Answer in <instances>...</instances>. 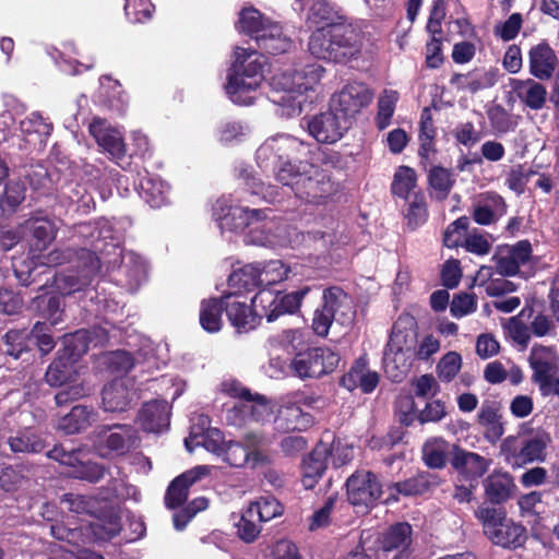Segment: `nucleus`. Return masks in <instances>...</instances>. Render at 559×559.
Wrapping results in <instances>:
<instances>
[{
	"label": "nucleus",
	"mask_w": 559,
	"mask_h": 559,
	"mask_svg": "<svg viewBox=\"0 0 559 559\" xmlns=\"http://www.w3.org/2000/svg\"><path fill=\"white\" fill-rule=\"evenodd\" d=\"M83 248L80 250H53L47 257L50 264L74 263L75 272L60 273L55 276L57 289L62 295H71L85 290L91 301L96 299L103 304L99 312L112 311V305L106 298L100 299L96 289L86 288L92 284L94 276L100 271L102 264H107L111 278L127 290L133 293L145 282L147 265L142 257L133 251H123L119 248L120 234L115 230L114 223L102 218L94 223H82L75 228Z\"/></svg>",
	"instance_id": "obj_1"
},
{
	"label": "nucleus",
	"mask_w": 559,
	"mask_h": 559,
	"mask_svg": "<svg viewBox=\"0 0 559 559\" xmlns=\"http://www.w3.org/2000/svg\"><path fill=\"white\" fill-rule=\"evenodd\" d=\"M413 319L400 318L393 325L383 353V367L386 376L400 382L411 370L415 359L428 360L440 349V342L432 335L417 341L412 328Z\"/></svg>",
	"instance_id": "obj_2"
},
{
	"label": "nucleus",
	"mask_w": 559,
	"mask_h": 559,
	"mask_svg": "<svg viewBox=\"0 0 559 559\" xmlns=\"http://www.w3.org/2000/svg\"><path fill=\"white\" fill-rule=\"evenodd\" d=\"M365 39L357 23L319 27L310 35L308 49L317 59L342 63L360 55Z\"/></svg>",
	"instance_id": "obj_3"
},
{
	"label": "nucleus",
	"mask_w": 559,
	"mask_h": 559,
	"mask_svg": "<svg viewBox=\"0 0 559 559\" xmlns=\"http://www.w3.org/2000/svg\"><path fill=\"white\" fill-rule=\"evenodd\" d=\"M234 57L225 91L234 104L249 106L254 103L257 92L264 81L266 59L257 50L242 47L235 49Z\"/></svg>",
	"instance_id": "obj_4"
},
{
	"label": "nucleus",
	"mask_w": 559,
	"mask_h": 559,
	"mask_svg": "<svg viewBox=\"0 0 559 559\" xmlns=\"http://www.w3.org/2000/svg\"><path fill=\"white\" fill-rule=\"evenodd\" d=\"M324 69L320 64H308L302 70H287L271 80V100L282 108V116L293 117L301 112L305 93L320 82Z\"/></svg>",
	"instance_id": "obj_5"
},
{
	"label": "nucleus",
	"mask_w": 559,
	"mask_h": 559,
	"mask_svg": "<svg viewBox=\"0 0 559 559\" xmlns=\"http://www.w3.org/2000/svg\"><path fill=\"white\" fill-rule=\"evenodd\" d=\"M334 234L324 231H309L300 234L296 228L282 225L267 216L261 222L255 223L246 235V241L262 247H297L306 245L313 246L316 250H326L334 245Z\"/></svg>",
	"instance_id": "obj_6"
},
{
	"label": "nucleus",
	"mask_w": 559,
	"mask_h": 559,
	"mask_svg": "<svg viewBox=\"0 0 559 559\" xmlns=\"http://www.w3.org/2000/svg\"><path fill=\"white\" fill-rule=\"evenodd\" d=\"M309 155L320 156L324 152L319 147L311 150V145L289 134L281 133L267 138L255 152V162L258 167L265 171H272L276 177V171L285 167L294 170L304 157Z\"/></svg>",
	"instance_id": "obj_7"
},
{
	"label": "nucleus",
	"mask_w": 559,
	"mask_h": 559,
	"mask_svg": "<svg viewBox=\"0 0 559 559\" xmlns=\"http://www.w3.org/2000/svg\"><path fill=\"white\" fill-rule=\"evenodd\" d=\"M238 28L250 36L260 49L269 53H284L293 47V40L283 26L253 7L243 8L240 11Z\"/></svg>",
	"instance_id": "obj_8"
},
{
	"label": "nucleus",
	"mask_w": 559,
	"mask_h": 559,
	"mask_svg": "<svg viewBox=\"0 0 559 559\" xmlns=\"http://www.w3.org/2000/svg\"><path fill=\"white\" fill-rule=\"evenodd\" d=\"M276 180L288 186L300 199L308 202H320L334 191V185L325 169H319L304 157L294 170L285 167L276 171Z\"/></svg>",
	"instance_id": "obj_9"
},
{
	"label": "nucleus",
	"mask_w": 559,
	"mask_h": 559,
	"mask_svg": "<svg viewBox=\"0 0 559 559\" xmlns=\"http://www.w3.org/2000/svg\"><path fill=\"white\" fill-rule=\"evenodd\" d=\"M225 390L241 399L227 411L226 420L236 427L263 426L274 417V406L263 395L251 392L237 382L226 383Z\"/></svg>",
	"instance_id": "obj_10"
},
{
	"label": "nucleus",
	"mask_w": 559,
	"mask_h": 559,
	"mask_svg": "<svg viewBox=\"0 0 559 559\" xmlns=\"http://www.w3.org/2000/svg\"><path fill=\"white\" fill-rule=\"evenodd\" d=\"M484 534L495 545L503 548H518L524 545L527 535L523 525L507 518L503 509L481 506L475 511Z\"/></svg>",
	"instance_id": "obj_11"
},
{
	"label": "nucleus",
	"mask_w": 559,
	"mask_h": 559,
	"mask_svg": "<svg viewBox=\"0 0 559 559\" xmlns=\"http://www.w3.org/2000/svg\"><path fill=\"white\" fill-rule=\"evenodd\" d=\"M323 306L314 312L312 329L316 334L325 336L333 322L348 326L356 316L353 298L342 288L333 286L323 292Z\"/></svg>",
	"instance_id": "obj_12"
},
{
	"label": "nucleus",
	"mask_w": 559,
	"mask_h": 559,
	"mask_svg": "<svg viewBox=\"0 0 559 559\" xmlns=\"http://www.w3.org/2000/svg\"><path fill=\"white\" fill-rule=\"evenodd\" d=\"M550 442L549 433L537 429L528 436L507 437L500 445V453L512 467H522L534 462H544Z\"/></svg>",
	"instance_id": "obj_13"
},
{
	"label": "nucleus",
	"mask_w": 559,
	"mask_h": 559,
	"mask_svg": "<svg viewBox=\"0 0 559 559\" xmlns=\"http://www.w3.org/2000/svg\"><path fill=\"white\" fill-rule=\"evenodd\" d=\"M76 374L75 364L68 360V358L61 354L58 359L48 367L45 374L47 383L51 386H63L55 397L58 405L79 400L91 393L90 386L76 381Z\"/></svg>",
	"instance_id": "obj_14"
},
{
	"label": "nucleus",
	"mask_w": 559,
	"mask_h": 559,
	"mask_svg": "<svg viewBox=\"0 0 559 559\" xmlns=\"http://www.w3.org/2000/svg\"><path fill=\"white\" fill-rule=\"evenodd\" d=\"M340 355L329 347H313L295 356L292 368L301 379L319 378L332 372L338 365Z\"/></svg>",
	"instance_id": "obj_15"
},
{
	"label": "nucleus",
	"mask_w": 559,
	"mask_h": 559,
	"mask_svg": "<svg viewBox=\"0 0 559 559\" xmlns=\"http://www.w3.org/2000/svg\"><path fill=\"white\" fill-rule=\"evenodd\" d=\"M213 216L222 230L241 231L266 217V210L233 205L228 199H218L213 205Z\"/></svg>",
	"instance_id": "obj_16"
},
{
	"label": "nucleus",
	"mask_w": 559,
	"mask_h": 559,
	"mask_svg": "<svg viewBox=\"0 0 559 559\" xmlns=\"http://www.w3.org/2000/svg\"><path fill=\"white\" fill-rule=\"evenodd\" d=\"M383 489L376 474L357 471L346 480V495L350 504L368 510L382 497Z\"/></svg>",
	"instance_id": "obj_17"
},
{
	"label": "nucleus",
	"mask_w": 559,
	"mask_h": 559,
	"mask_svg": "<svg viewBox=\"0 0 559 559\" xmlns=\"http://www.w3.org/2000/svg\"><path fill=\"white\" fill-rule=\"evenodd\" d=\"M294 10L300 13L309 27H332L349 23L343 11L328 0H297Z\"/></svg>",
	"instance_id": "obj_18"
},
{
	"label": "nucleus",
	"mask_w": 559,
	"mask_h": 559,
	"mask_svg": "<svg viewBox=\"0 0 559 559\" xmlns=\"http://www.w3.org/2000/svg\"><path fill=\"white\" fill-rule=\"evenodd\" d=\"M372 98L373 93L366 84L350 82L332 96L331 106L352 122V119L367 107Z\"/></svg>",
	"instance_id": "obj_19"
},
{
	"label": "nucleus",
	"mask_w": 559,
	"mask_h": 559,
	"mask_svg": "<svg viewBox=\"0 0 559 559\" xmlns=\"http://www.w3.org/2000/svg\"><path fill=\"white\" fill-rule=\"evenodd\" d=\"M307 127L310 135L318 142L333 144L343 138L350 122L331 106L330 110L311 117Z\"/></svg>",
	"instance_id": "obj_20"
},
{
	"label": "nucleus",
	"mask_w": 559,
	"mask_h": 559,
	"mask_svg": "<svg viewBox=\"0 0 559 559\" xmlns=\"http://www.w3.org/2000/svg\"><path fill=\"white\" fill-rule=\"evenodd\" d=\"M88 132L98 146L119 166L126 157V144L121 131L106 119L94 117L88 124Z\"/></svg>",
	"instance_id": "obj_21"
},
{
	"label": "nucleus",
	"mask_w": 559,
	"mask_h": 559,
	"mask_svg": "<svg viewBox=\"0 0 559 559\" xmlns=\"http://www.w3.org/2000/svg\"><path fill=\"white\" fill-rule=\"evenodd\" d=\"M106 325H110V328L98 326L92 331L80 330L73 334L66 335L62 341L63 349L61 355L75 364L78 358L84 355L91 345L94 347L104 345L109 340L112 331L111 323L106 321Z\"/></svg>",
	"instance_id": "obj_22"
},
{
	"label": "nucleus",
	"mask_w": 559,
	"mask_h": 559,
	"mask_svg": "<svg viewBox=\"0 0 559 559\" xmlns=\"http://www.w3.org/2000/svg\"><path fill=\"white\" fill-rule=\"evenodd\" d=\"M47 455L60 464L73 467L72 476L76 478L96 483L104 476L103 466L84 461L85 452L83 449L66 450L63 447L57 445Z\"/></svg>",
	"instance_id": "obj_23"
},
{
	"label": "nucleus",
	"mask_w": 559,
	"mask_h": 559,
	"mask_svg": "<svg viewBox=\"0 0 559 559\" xmlns=\"http://www.w3.org/2000/svg\"><path fill=\"white\" fill-rule=\"evenodd\" d=\"M534 265L532 245L527 240L508 246L497 255V270L501 275L526 274L527 271L533 270Z\"/></svg>",
	"instance_id": "obj_24"
},
{
	"label": "nucleus",
	"mask_w": 559,
	"mask_h": 559,
	"mask_svg": "<svg viewBox=\"0 0 559 559\" xmlns=\"http://www.w3.org/2000/svg\"><path fill=\"white\" fill-rule=\"evenodd\" d=\"M528 362L533 371L532 380L536 384L547 383L549 377L559 373V350L556 346L535 344L531 348Z\"/></svg>",
	"instance_id": "obj_25"
},
{
	"label": "nucleus",
	"mask_w": 559,
	"mask_h": 559,
	"mask_svg": "<svg viewBox=\"0 0 559 559\" xmlns=\"http://www.w3.org/2000/svg\"><path fill=\"white\" fill-rule=\"evenodd\" d=\"M135 399L136 393L129 379H115L102 391V407L107 413H122L131 407Z\"/></svg>",
	"instance_id": "obj_26"
},
{
	"label": "nucleus",
	"mask_w": 559,
	"mask_h": 559,
	"mask_svg": "<svg viewBox=\"0 0 559 559\" xmlns=\"http://www.w3.org/2000/svg\"><path fill=\"white\" fill-rule=\"evenodd\" d=\"M214 469V466L198 465L176 477L168 486L165 497L166 506L170 509L181 506L188 498L189 488L210 476Z\"/></svg>",
	"instance_id": "obj_27"
},
{
	"label": "nucleus",
	"mask_w": 559,
	"mask_h": 559,
	"mask_svg": "<svg viewBox=\"0 0 559 559\" xmlns=\"http://www.w3.org/2000/svg\"><path fill=\"white\" fill-rule=\"evenodd\" d=\"M451 465L462 480L477 483L487 472L489 461L477 453L455 447L452 452Z\"/></svg>",
	"instance_id": "obj_28"
},
{
	"label": "nucleus",
	"mask_w": 559,
	"mask_h": 559,
	"mask_svg": "<svg viewBox=\"0 0 559 559\" xmlns=\"http://www.w3.org/2000/svg\"><path fill=\"white\" fill-rule=\"evenodd\" d=\"M559 64L556 51L545 41L531 47L528 51V70L538 81L550 80Z\"/></svg>",
	"instance_id": "obj_29"
},
{
	"label": "nucleus",
	"mask_w": 559,
	"mask_h": 559,
	"mask_svg": "<svg viewBox=\"0 0 559 559\" xmlns=\"http://www.w3.org/2000/svg\"><path fill=\"white\" fill-rule=\"evenodd\" d=\"M170 405L164 400L146 402L140 408L136 421L144 431L159 433L169 426Z\"/></svg>",
	"instance_id": "obj_30"
},
{
	"label": "nucleus",
	"mask_w": 559,
	"mask_h": 559,
	"mask_svg": "<svg viewBox=\"0 0 559 559\" xmlns=\"http://www.w3.org/2000/svg\"><path fill=\"white\" fill-rule=\"evenodd\" d=\"M223 297L226 316L237 332H248L258 325L252 307L241 300L242 296L227 293Z\"/></svg>",
	"instance_id": "obj_31"
},
{
	"label": "nucleus",
	"mask_w": 559,
	"mask_h": 559,
	"mask_svg": "<svg viewBox=\"0 0 559 559\" xmlns=\"http://www.w3.org/2000/svg\"><path fill=\"white\" fill-rule=\"evenodd\" d=\"M507 212L502 197L495 192L479 194L473 203V219L479 225H491Z\"/></svg>",
	"instance_id": "obj_32"
},
{
	"label": "nucleus",
	"mask_w": 559,
	"mask_h": 559,
	"mask_svg": "<svg viewBox=\"0 0 559 559\" xmlns=\"http://www.w3.org/2000/svg\"><path fill=\"white\" fill-rule=\"evenodd\" d=\"M510 86L522 104L532 110H540L547 102V88L534 79H512Z\"/></svg>",
	"instance_id": "obj_33"
},
{
	"label": "nucleus",
	"mask_w": 559,
	"mask_h": 559,
	"mask_svg": "<svg viewBox=\"0 0 559 559\" xmlns=\"http://www.w3.org/2000/svg\"><path fill=\"white\" fill-rule=\"evenodd\" d=\"M330 445L320 442L302 462L301 483L306 489H312L326 468Z\"/></svg>",
	"instance_id": "obj_34"
},
{
	"label": "nucleus",
	"mask_w": 559,
	"mask_h": 559,
	"mask_svg": "<svg viewBox=\"0 0 559 559\" xmlns=\"http://www.w3.org/2000/svg\"><path fill=\"white\" fill-rule=\"evenodd\" d=\"M169 186L158 176L144 175L139 182L141 198L152 207H160L168 203Z\"/></svg>",
	"instance_id": "obj_35"
},
{
	"label": "nucleus",
	"mask_w": 559,
	"mask_h": 559,
	"mask_svg": "<svg viewBox=\"0 0 559 559\" xmlns=\"http://www.w3.org/2000/svg\"><path fill=\"white\" fill-rule=\"evenodd\" d=\"M341 383L349 391L360 388L364 393H370L379 383V374L376 371L369 370L366 361L359 359L342 378Z\"/></svg>",
	"instance_id": "obj_36"
},
{
	"label": "nucleus",
	"mask_w": 559,
	"mask_h": 559,
	"mask_svg": "<svg viewBox=\"0 0 559 559\" xmlns=\"http://www.w3.org/2000/svg\"><path fill=\"white\" fill-rule=\"evenodd\" d=\"M261 287L259 265L257 263L246 264L234 270L228 277V288L231 295L242 296Z\"/></svg>",
	"instance_id": "obj_37"
},
{
	"label": "nucleus",
	"mask_w": 559,
	"mask_h": 559,
	"mask_svg": "<svg viewBox=\"0 0 559 559\" xmlns=\"http://www.w3.org/2000/svg\"><path fill=\"white\" fill-rule=\"evenodd\" d=\"M413 528L406 522H400L388 527L380 536L381 549L385 552L411 548Z\"/></svg>",
	"instance_id": "obj_38"
},
{
	"label": "nucleus",
	"mask_w": 559,
	"mask_h": 559,
	"mask_svg": "<svg viewBox=\"0 0 559 559\" xmlns=\"http://www.w3.org/2000/svg\"><path fill=\"white\" fill-rule=\"evenodd\" d=\"M301 400L294 403L283 404L274 417L275 428L280 431L301 430L305 428L309 418L304 414L301 407L297 405Z\"/></svg>",
	"instance_id": "obj_39"
},
{
	"label": "nucleus",
	"mask_w": 559,
	"mask_h": 559,
	"mask_svg": "<svg viewBox=\"0 0 559 559\" xmlns=\"http://www.w3.org/2000/svg\"><path fill=\"white\" fill-rule=\"evenodd\" d=\"M437 485V477L430 473H420L404 481L392 484L389 499L397 500V495L417 496L426 492L430 487Z\"/></svg>",
	"instance_id": "obj_40"
},
{
	"label": "nucleus",
	"mask_w": 559,
	"mask_h": 559,
	"mask_svg": "<svg viewBox=\"0 0 559 559\" xmlns=\"http://www.w3.org/2000/svg\"><path fill=\"white\" fill-rule=\"evenodd\" d=\"M96 419L97 413L94 409L78 405L59 420L58 429L68 435L76 433L86 429Z\"/></svg>",
	"instance_id": "obj_41"
},
{
	"label": "nucleus",
	"mask_w": 559,
	"mask_h": 559,
	"mask_svg": "<svg viewBox=\"0 0 559 559\" xmlns=\"http://www.w3.org/2000/svg\"><path fill=\"white\" fill-rule=\"evenodd\" d=\"M484 487L486 496L491 502L501 503L511 497L515 485L508 473H492L486 478Z\"/></svg>",
	"instance_id": "obj_42"
},
{
	"label": "nucleus",
	"mask_w": 559,
	"mask_h": 559,
	"mask_svg": "<svg viewBox=\"0 0 559 559\" xmlns=\"http://www.w3.org/2000/svg\"><path fill=\"white\" fill-rule=\"evenodd\" d=\"M105 443L110 452L124 454L135 445L138 436L133 427L129 425H116L108 428Z\"/></svg>",
	"instance_id": "obj_43"
},
{
	"label": "nucleus",
	"mask_w": 559,
	"mask_h": 559,
	"mask_svg": "<svg viewBox=\"0 0 559 559\" xmlns=\"http://www.w3.org/2000/svg\"><path fill=\"white\" fill-rule=\"evenodd\" d=\"M99 97L110 109L123 112L128 105V97L120 83L110 76L100 78Z\"/></svg>",
	"instance_id": "obj_44"
},
{
	"label": "nucleus",
	"mask_w": 559,
	"mask_h": 559,
	"mask_svg": "<svg viewBox=\"0 0 559 559\" xmlns=\"http://www.w3.org/2000/svg\"><path fill=\"white\" fill-rule=\"evenodd\" d=\"M243 442L248 445V463L246 466L258 468L271 463V455L261 449L267 443L264 435L249 431L245 435Z\"/></svg>",
	"instance_id": "obj_45"
},
{
	"label": "nucleus",
	"mask_w": 559,
	"mask_h": 559,
	"mask_svg": "<svg viewBox=\"0 0 559 559\" xmlns=\"http://www.w3.org/2000/svg\"><path fill=\"white\" fill-rule=\"evenodd\" d=\"M417 188L416 171L408 166H399L394 173L391 191L401 199H411Z\"/></svg>",
	"instance_id": "obj_46"
},
{
	"label": "nucleus",
	"mask_w": 559,
	"mask_h": 559,
	"mask_svg": "<svg viewBox=\"0 0 559 559\" xmlns=\"http://www.w3.org/2000/svg\"><path fill=\"white\" fill-rule=\"evenodd\" d=\"M8 443L13 452L37 453L45 448L43 438L29 428L11 436Z\"/></svg>",
	"instance_id": "obj_47"
},
{
	"label": "nucleus",
	"mask_w": 559,
	"mask_h": 559,
	"mask_svg": "<svg viewBox=\"0 0 559 559\" xmlns=\"http://www.w3.org/2000/svg\"><path fill=\"white\" fill-rule=\"evenodd\" d=\"M224 297L222 300L213 298L202 302L200 310V323L205 331L215 333L221 330Z\"/></svg>",
	"instance_id": "obj_48"
},
{
	"label": "nucleus",
	"mask_w": 559,
	"mask_h": 559,
	"mask_svg": "<svg viewBox=\"0 0 559 559\" xmlns=\"http://www.w3.org/2000/svg\"><path fill=\"white\" fill-rule=\"evenodd\" d=\"M450 444L442 438L429 439L423 448V459L431 468H442L445 465Z\"/></svg>",
	"instance_id": "obj_49"
},
{
	"label": "nucleus",
	"mask_w": 559,
	"mask_h": 559,
	"mask_svg": "<svg viewBox=\"0 0 559 559\" xmlns=\"http://www.w3.org/2000/svg\"><path fill=\"white\" fill-rule=\"evenodd\" d=\"M478 420L479 424L485 427V437L487 440L496 442L502 437L504 428L501 416L493 406L483 405L478 414Z\"/></svg>",
	"instance_id": "obj_50"
},
{
	"label": "nucleus",
	"mask_w": 559,
	"mask_h": 559,
	"mask_svg": "<svg viewBox=\"0 0 559 559\" xmlns=\"http://www.w3.org/2000/svg\"><path fill=\"white\" fill-rule=\"evenodd\" d=\"M20 129L25 136L32 138L28 141H38L41 143L44 139L50 134L52 126L38 112H32L25 119L21 120Z\"/></svg>",
	"instance_id": "obj_51"
},
{
	"label": "nucleus",
	"mask_w": 559,
	"mask_h": 559,
	"mask_svg": "<svg viewBox=\"0 0 559 559\" xmlns=\"http://www.w3.org/2000/svg\"><path fill=\"white\" fill-rule=\"evenodd\" d=\"M453 174L443 167H433L429 173V183L432 190V197L439 201L444 200L453 185H454Z\"/></svg>",
	"instance_id": "obj_52"
},
{
	"label": "nucleus",
	"mask_w": 559,
	"mask_h": 559,
	"mask_svg": "<svg viewBox=\"0 0 559 559\" xmlns=\"http://www.w3.org/2000/svg\"><path fill=\"white\" fill-rule=\"evenodd\" d=\"M25 227L33 231L35 243L33 245L36 250L41 251L55 238V225L51 221L46 218H32L26 222Z\"/></svg>",
	"instance_id": "obj_53"
},
{
	"label": "nucleus",
	"mask_w": 559,
	"mask_h": 559,
	"mask_svg": "<svg viewBox=\"0 0 559 559\" xmlns=\"http://www.w3.org/2000/svg\"><path fill=\"white\" fill-rule=\"evenodd\" d=\"M26 187L17 179H10L0 197V207L4 213L14 212L24 201Z\"/></svg>",
	"instance_id": "obj_54"
},
{
	"label": "nucleus",
	"mask_w": 559,
	"mask_h": 559,
	"mask_svg": "<svg viewBox=\"0 0 559 559\" xmlns=\"http://www.w3.org/2000/svg\"><path fill=\"white\" fill-rule=\"evenodd\" d=\"M250 516L255 515L259 522H267L283 513V507L272 496L261 497L249 504Z\"/></svg>",
	"instance_id": "obj_55"
},
{
	"label": "nucleus",
	"mask_w": 559,
	"mask_h": 559,
	"mask_svg": "<svg viewBox=\"0 0 559 559\" xmlns=\"http://www.w3.org/2000/svg\"><path fill=\"white\" fill-rule=\"evenodd\" d=\"M397 100L399 93L393 90H384L379 96L376 122L380 130L389 127L394 115Z\"/></svg>",
	"instance_id": "obj_56"
},
{
	"label": "nucleus",
	"mask_w": 559,
	"mask_h": 559,
	"mask_svg": "<svg viewBox=\"0 0 559 559\" xmlns=\"http://www.w3.org/2000/svg\"><path fill=\"white\" fill-rule=\"evenodd\" d=\"M259 265L261 286L280 283L288 277L289 267L280 260H271Z\"/></svg>",
	"instance_id": "obj_57"
},
{
	"label": "nucleus",
	"mask_w": 559,
	"mask_h": 559,
	"mask_svg": "<svg viewBox=\"0 0 559 559\" xmlns=\"http://www.w3.org/2000/svg\"><path fill=\"white\" fill-rule=\"evenodd\" d=\"M405 217L412 229H416L427 221V202L423 192H414L413 197L408 201Z\"/></svg>",
	"instance_id": "obj_58"
},
{
	"label": "nucleus",
	"mask_w": 559,
	"mask_h": 559,
	"mask_svg": "<svg viewBox=\"0 0 559 559\" xmlns=\"http://www.w3.org/2000/svg\"><path fill=\"white\" fill-rule=\"evenodd\" d=\"M278 292L272 289L262 288L251 299V307L255 314L257 320L262 316H265L270 322V314L272 308H277L278 304Z\"/></svg>",
	"instance_id": "obj_59"
},
{
	"label": "nucleus",
	"mask_w": 559,
	"mask_h": 559,
	"mask_svg": "<svg viewBox=\"0 0 559 559\" xmlns=\"http://www.w3.org/2000/svg\"><path fill=\"white\" fill-rule=\"evenodd\" d=\"M239 177L243 180L247 188L254 195H261L267 202L276 200V190L272 186H265L259 178L255 177L254 171L249 167H243L239 170Z\"/></svg>",
	"instance_id": "obj_60"
},
{
	"label": "nucleus",
	"mask_w": 559,
	"mask_h": 559,
	"mask_svg": "<svg viewBox=\"0 0 559 559\" xmlns=\"http://www.w3.org/2000/svg\"><path fill=\"white\" fill-rule=\"evenodd\" d=\"M309 287H305L301 288L300 290L293 292L289 294L278 293V307L272 308V312L270 314V322L276 320L280 316L284 313L295 312L299 308L301 299L309 293Z\"/></svg>",
	"instance_id": "obj_61"
},
{
	"label": "nucleus",
	"mask_w": 559,
	"mask_h": 559,
	"mask_svg": "<svg viewBox=\"0 0 559 559\" xmlns=\"http://www.w3.org/2000/svg\"><path fill=\"white\" fill-rule=\"evenodd\" d=\"M154 10L155 8L151 0H126V16L132 23H145L150 21Z\"/></svg>",
	"instance_id": "obj_62"
},
{
	"label": "nucleus",
	"mask_w": 559,
	"mask_h": 559,
	"mask_svg": "<svg viewBox=\"0 0 559 559\" xmlns=\"http://www.w3.org/2000/svg\"><path fill=\"white\" fill-rule=\"evenodd\" d=\"M248 445L238 441H228L219 457L231 467L241 468L248 463Z\"/></svg>",
	"instance_id": "obj_63"
},
{
	"label": "nucleus",
	"mask_w": 559,
	"mask_h": 559,
	"mask_svg": "<svg viewBox=\"0 0 559 559\" xmlns=\"http://www.w3.org/2000/svg\"><path fill=\"white\" fill-rule=\"evenodd\" d=\"M462 367V357L456 352H449L442 356L437 365V373L441 381L450 382Z\"/></svg>",
	"instance_id": "obj_64"
}]
</instances>
